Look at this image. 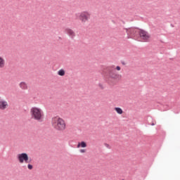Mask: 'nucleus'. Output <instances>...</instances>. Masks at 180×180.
<instances>
[{
  "label": "nucleus",
  "mask_w": 180,
  "mask_h": 180,
  "mask_svg": "<svg viewBox=\"0 0 180 180\" xmlns=\"http://www.w3.org/2000/svg\"><path fill=\"white\" fill-rule=\"evenodd\" d=\"M51 125L53 129L58 131H64V130L67 129V123H65V120L59 116L52 117Z\"/></svg>",
  "instance_id": "nucleus-1"
},
{
  "label": "nucleus",
  "mask_w": 180,
  "mask_h": 180,
  "mask_svg": "<svg viewBox=\"0 0 180 180\" xmlns=\"http://www.w3.org/2000/svg\"><path fill=\"white\" fill-rule=\"evenodd\" d=\"M30 113L32 119L37 120V122H43L44 120V112L39 107H32Z\"/></svg>",
  "instance_id": "nucleus-2"
},
{
  "label": "nucleus",
  "mask_w": 180,
  "mask_h": 180,
  "mask_svg": "<svg viewBox=\"0 0 180 180\" xmlns=\"http://www.w3.org/2000/svg\"><path fill=\"white\" fill-rule=\"evenodd\" d=\"M78 18L83 25H85L91 19V13L88 11H82L79 14Z\"/></svg>",
  "instance_id": "nucleus-3"
},
{
  "label": "nucleus",
  "mask_w": 180,
  "mask_h": 180,
  "mask_svg": "<svg viewBox=\"0 0 180 180\" xmlns=\"http://www.w3.org/2000/svg\"><path fill=\"white\" fill-rule=\"evenodd\" d=\"M17 160L20 164H29V155L26 153L18 154Z\"/></svg>",
  "instance_id": "nucleus-4"
},
{
  "label": "nucleus",
  "mask_w": 180,
  "mask_h": 180,
  "mask_svg": "<svg viewBox=\"0 0 180 180\" xmlns=\"http://www.w3.org/2000/svg\"><path fill=\"white\" fill-rule=\"evenodd\" d=\"M139 36L142 40H144V41H148V40H150V34H148V32H146L145 30H140Z\"/></svg>",
  "instance_id": "nucleus-5"
},
{
  "label": "nucleus",
  "mask_w": 180,
  "mask_h": 180,
  "mask_svg": "<svg viewBox=\"0 0 180 180\" xmlns=\"http://www.w3.org/2000/svg\"><path fill=\"white\" fill-rule=\"evenodd\" d=\"M8 101L0 98V110H5V109H8Z\"/></svg>",
  "instance_id": "nucleus-6"
},
{
  "label": "nucleus",
  "mask_w": 180,
  "mask_h": 180,
  "mask_svg": "<svg viewBox=\"0 0 180 180\" xmlns=\"http://www.w3.org/2000/svg\"><path fill=\"white\" fill-rule=\"evenodd\" d=\"M108 77L111 79H119L120 78V75L113 70L109 72Z\"/></svg>",
  "instance_id": "nucleus-7"
},
{
  "label": "nucleus",
  "mask_w": 180,
  "mask_h": 180,
  "mask_svg": "<svg viewBox=\"0 0 180 180\" xmlns=\"http://www.w3.org/2000/svg\"><path fill=\"white\" fill-rule=\"evenodd\" d=\"M65 32L71 37V39H74L75 37V32H74V30H71L70 28H66Z\"/></svg>",
  "instance_id": "nucleus-8"
},
{
  "label": "nucleus",
  "mask_w": 180,
  "mask_h": 180,
  "mask_svg": "<svg viewBox=\"0 0 180 180\" xmlns=\"http://www.w3.org/2000/svg\"><path fill=\"white\" fill-rule=\"evenodd\" d=\"M6 65V61L5 60V58L3 56H0V68H5Z\"/></svg>",
  "instance_id": "nucleus-9"
},
{
  "label": "nucleus",
  "mask_w": 180,
  "mask_h": 180,
  "mask_svg": "<svg viewBox=\"0 0 180 180\" xmlns=\"http://www.w3.org/2000/svg\"><path fill=\"white\" fill-rule=\"evenodd\" d=\"M19 86L21 89H22L23 91H26V89H27L28 86H27V83H26L25 82H21L19 84Z\"/></svg>",
  "instance_id": "nucleus-10"
},
{
  "label": "nucleus",
  "mask_w": 180,
  "mask_h": 180,
  "mask_svg": "<svg viewBox=\"0 0 180 180\" xmlns=\"http://www.w3.org/2000/svg\"><path fill=\"white\" fill-rule=\"evenodd\" d=\"M87 146L85 141H81L77 143V148H86Z\"/></svg>",
  "instance_id": "nucleus-11"
},
{
  "label": "nucleus",
  "mask_w": 180,
  "mask_h": 180,
  "mask_svg": "<svg viewBox=\"0 0 180 180\" xmlns=\"http://www.w3.org/2000/svg\"><path fill=\"white\" fill-rule=\"evenodd\" d=\"M114 110H115L118 115H123V110L119 107L115 108Z\"/></svg>",
  "instance_id": "nucleus-12"
},
{
  "label": "nucleus",
  "mask_w": 180,
  "mask_h": 180,
  "mask_svg": "<svg viewBox=\"0 0 180 180\" xmlns=\"http://www.w3.org/2000/svg\"><path fill=\"white\" fill-rule=\"evenodd\" d=\"M58 75H60V77H64L65 75V70L64 69H60L58 71Z\"/></svg>",
  "instance_id": "nucleus-13"
},
{
  "label": "nucleus",
  "mask_w": 180,
  "mask_h": 180,
  "mask_svg": "<svg viewBox=\"0 0 180 180\" xmlns=\"http://www.w3.org/2000/svg\"><path fill=\"white\" fill-rule=\"evenodd\" d=\"M79 153H81V154H85V153H86V149H80Z\"/></svg>",
  "instance_id": "nucleus-14"
},
{
  "label": "nucleus",
  "mask_w": 180,
  "mask_h": 180,
  "mask_svg": "<svg viewBox=\"0 0 180 180\" xmlns=\"http://www.w3.org/2000/svg\"><path fill=\"white\" fill-rule=\"evenodd\" d=\"M27 168H28V169H33V165H32L31 164H28Z\"/></svg>",
  "instance_id": "nucleus-15"
},
{
  "label": "nucleus",
  "mask_w": 180,
  "mask_h": 180,
  "mask_svg": "<svg viewBox=\"0 0 180 180\" xmlns=\"http://www.w3.org/2000/svg\"><path fill=\"white\" fill-rule=\"evenodd\" d=\"M115 70H117V71H120V70H122V68H120V66H117Z\"/></svg>",
  "instance_id": "nucleus-16"
},
{
  "label": "nucleus",
  "mask_w": 180,
  "mask_h": 180,
  "mask_svg": "<svg viewBox=\"0 0 180 180\" xmlns=\"http://www.w3.org/2000/svg\"><path fill=\"white\" fill-rule=\"evenodd\" d=\"M100 88L103 89V85L99 84Z\"/></svg>",
  "instance_id": "nucleus-17"
}]
</instances>
